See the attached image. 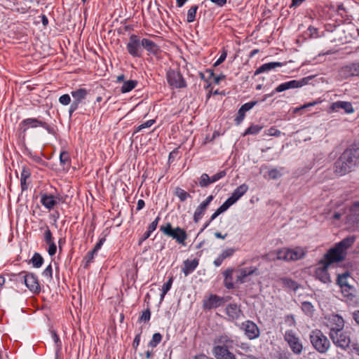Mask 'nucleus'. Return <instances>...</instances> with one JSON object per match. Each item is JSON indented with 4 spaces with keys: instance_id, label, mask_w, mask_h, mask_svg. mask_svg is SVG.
I'll return each instance as SVG.
<instances>
[{
    "instance_id": "f257e3e1",
    "label": "nucleus",
    "mask_w": 359,
    "mask_h": 359,
    "mask_svg": "<svg viewBox=\"0 0 359 359\" xmlns=\"http://www.w3.org/2000/svg\"><path fill=\"white\" fill-rule=\"evenodd\" d=\"M355 242L354 236H348L338 243L325 255L323 260L318 264L316 269V278L327 283L330 282V277L327 270L330 265L342 260L346 255V250Z\"/></svg>"
},
{
    "instance_id": "f03ea898",
    "label": "nucleus",
    "mask_w": 359,
    "mask_h": 359,
    "mask_svg": "<svg viewBox=\"0 0 359 359\" xmlns=\"http://www.w3.org/2000/svg\"><path fill=\"white\" fill-rule=\"evenodd\" d=\"M11 280H17L15 278L20 277L23 280V283L29 290L34 294H39L41 291V286L38 276L32 272L22 271L18 273H11Z\"/></svg>"
},
{
    "instance_id": "7ed1b4c3",
    "label": "nucleus",
    "mask_w": 359,
    "mask_h": 359,
    "mask_svg": "<svg viewBox=\"0 0 359 359\" xmlns=\"http://www.w3.org/2000/svg\"><path fill=\"white\" fill-rule=\"evenodd\" d=\"M38 127L43 128L50 135H54L56 134L54 126L40 118H27L23 119L19 124V130L23 133H25L29 128H36Z\"/></svg>"
},
{
    "instance_id": "20e7f679",
    "label": "nucleus",
    "mask_w": 359,
    "mask_h": 359,
    "mask_svg": "<svg viewBox=\"0 0 359 359\" xmlns=\"http://www.w3.org/2000/svg\"><path fill=\"white\" fill-rule=\"evenodd\" d=\"M160 231L165 235L175 239L177 243L183 246L187 245L185 241L188 238V234L184 229L180 226L173 229L172 224L168 222L165 225L160 226Z\"/></svg>"
},
{
    "instance_id": "39448f33",
    "label": "nucleus",
    "mask_w": 359,
    "mask_h": 359,
    "mask_svg": "<svg viewBox=\"0 0 359 359\" xmlns=\"http://www.w3.org/2000/svg\"><path fill=\"white\" fill-rule=\"evenodd\" d=\"M55 193H41L40 202L41 205L48 210H53L58 203H64L67 196H63L57 192L56 189Z\"/></svg>"
},
{
    "instance_id": "423d86ee",
    "label": "nucleus",
    "mask_w": 359,
    "mask_h": 359,
    "mask_svg": "<svg viewBox=\"0 0 359 359\" xmlns=\"http://www.w3.org/2000/svg\"><path fill=\"white\" fill-rule=\"evenodd\" d=\"M166 80L172 89L185 88L187 83L179 69L169 68L166 72Z\"/></svg>"
},
{
    "instance_id": "0eeeda50",
    "label": "nucleus",
    "mask_w": 359,
    "mask_h": 359,
    "mask_svg": "<svg viewBox=\"0 0 359 359\" xmlns=\"http://www.w3.org/2000/svg\"><path fill=\"white\" fill-rule=\"evenodd\" d=\"M353 279L348 272H345L337 276V283L340 286L342 293L346 297H352L355 292V287L352 285Z\"/></svg>"
},
{
    "instance_id": "6e6552de",
    "label": "nucleus",
    "mask_w": 359,
    "mask_h": 359,
    "mask_svg": "<svg viewBox=\"0 0 359 359\" xmlns=\"http://www.w3.org/2000/svg\"><path fill=\"white\" fill-rule=\"evenodd\" d=\"M237 326L250 340L256 339L260 336V329L257 325L251 320H245L238 324Z\"/></svg>"
},
{
    "instance_id": "1a4fd4ad",
    "label": "nucleus",
    "mask_w": 359,
    "mask_h": 359,
    "mask_svg": "<svg viewBox=\"0 0 359 359\" xmlns=\"http://www.w3.org/2000/svg\"><path fill=\"white\" fill-rule=\"evenodd\" d=\"M323 323L330 329V332L342 331L345 324L344 318L334 313L325 315L323 318Z\"/></svg>"
},
{
    "instance_id": "9d476101",
    "label": "nucleus",
    "mask_w": 359,
    "mask_h": 359,
    "mask_svg": "<svg viewBox=\"0 0 359 359\" xmlns=\"http://www.w3.org/2000/svg\"><path fill=\"white\" fill-rule=\"evenodd\" d=\"M39 230L42 232L43 241L48 245V253L50 256L55 255L57 252V245L50 227L48 224H43L39 227Z\"/></svg>"
},
{
    "instance_id": "9b49d317",
    "label": "nucleus",
    "mask_w": 359,
    "mask_h": 359,
    "mask_svg": "<svg viewBox=\"0 0 359 359\" xmlns=\"http://www.w3.org/2000/svg\"><path fill=\"white\" fill-rule=\"evenodd\" d=\"M277 259L283 261H296L304 257V252L302 249L282 248L277 250Z\"/></svg>"
},
{
    "instance_id": "f8f14e48",
    "label": "nucleus",
    "mask_w": 359,
    "mask_h": 359,
    "mask_svg": "<svg viewBox=\"0 0 359 359\" xmlns=\"http://www.w3.org/2000/svg\"><path fill=\"white\" fill-rule=\"evenodd\" d=\"M141 39L136 34H130L129 41L126 44V50L133 57H141L142 55V47Z\"/></svg>"
},
{
    "instance_id": "ddd939ff",
    "label": "nucleus",
    "mask_w": 359,
    "mask_h": 359,
    "mask_svg": "<svg viewBox=\"0 0 359 359\" xmlns=\"http://www.w3.org/2000/svg\"><path fill=\"white\" fill-rule=\"evenodd\" d=\"M284 339L294 354L299 355L302 353L303 346L293 330H289L285 331Z\"/></svg>"
},
{
    "instance_id": "4468645a",
    "label": "nucleus",
    "mask_w": 359,
    "mask_h": 359,
    "mask_svg": "<svg viewBox=\"0 0 359 359\" xmlns=\"http://www.w3.org/2000/svg\"><path fill=\"white\" fill-rule=\"evenodd\" d=\"M73 97V102L71 103L69 108V117H72L74 112L76 111L81 103L86 98L88 90L86 88H79L71 92Z\"/></svg>"
},
{
    "instance_id": "2eb2a0df",
    "label": "nucleus",
    "mask_w": 359,
    "mask_h": 359,
    "mask_svg": "<svg viewBox=\"0 0 359 359\" xmlns=\"http://www.w3.org/2000/svg\"><path fill=\"white\" fill-rule=\"evenodd\" d=\"M225 302L226 301L224 297L211 294L203 299V309L205 311H210L224 306Z\"/></svg>"
},
{
    "instance_id": "dca6fc26",
    "label": "nucleus",
    "mask_w": 359,
    "mask_h": 359,
    "mask_svg": "<svg viewBox=\"0 0 359 359\" xmlns=\"http://www.w3.org/2000/svg\"><path fill=\"white\" fill-rule=\"evenodd\" d=\"M353 170L359 165V146L353 145L347 148L341 154Z\"/></svg>"
},
{
    "instance_id": "f3484780",
    "label": "nucleus",
    "mask_w": 359,
    "mask_h": 359,
    "mask_svg": "<svg viewBox=\"0 0 359 359\" xmlns=\"http://www.w3.org/2000/svg\"><path fill=\"white\" fill-rule=\"evenodd\" d=\"M313 76H309L301 79L300 80H291L285 83H282L275 88V91L283 92L289 89L298 88L307 84L309 80L311 79Z\"/></svg>"
},
{
    "instance_id": "a211bd4d",
    "label": "nucleus",
    "mask_w": 359,
    "mask_h": 359,
    "mask_svg": "<svg viewBox=\"0 0 359 359\" xmlns=\"http://www.w3.org/2000/svg\"><path fill=\"white\" fill-rule=\"evenodd\" d=\"M330 336L334 344L343 349L348 347L351 343L350 337L346 332L342 331H336L330 333Z\"/></svg>"
},
{
    "instance_id": "6ab92c4d",
    "label": "nucleus",
    "mask_w": 359,
    "mask_h": 359,
    "mask_svg": "<svg viewBox=\"0 0 359 359\" xmlns=\"http://www.w3.org/2000/svg\"><path fill=\"white\" fill-rule=\"evenodd\" d=\"M352 170H353V168L349 163L348 164V161L341 155L334 163V173L339 176H344Z\"/></svg>"
},
{
    "instance_id": "aec40b11",
    "label": "nucleus",
    "mask_w": 359,
    "mask_h": 359,
    "mask_svg": "<svg viewBox=\"0 0 359 359\" xmlns=\"http://www.w3.org/2000/svg\"><path fill=\"white\" fill-rule=\"evenodd\" d=\"M330 346L329 339L320 331L316 332V350L320 353H325Z\"/></svg>"
},
{
    "instance_id": "412c9836",
    "label": "nucleus",
    "mask_w": 359,
    "mask_h": 359,
    "mask_svg": "<svg viewBox=\"0 0 359 359\" xmlns=\"http://www.w3.org/2000/svg\"><path fill=\"white\" fill-rule=\"evenodd\" d=\"M257 103L258 101H250L243 104L239 108L234 118L236 125L239 126L243 121L245 117V113L252 109Z\"/></svg>"
},
{
    "instance_id": "4be33fe9",
    "label": "nucleus",
    "mask_w": 359,
    "mask_h": 359,
    "mask_svg": "<svg viewBox=\"0 0 359 359\" xmlns=\"http://www.w3.org/2000/svg\"><path fill=\"white\" fill-rule=\"evenodd\" d=\"M31 176H32L31 169L27 165H23L22 167V170H21L20 177V189H21L22 192L27 191L28 189L29 185L32 182Z\"/></svg>"
},
{
    "instance_id": "5701e85b",
    "label": "nucleus",
    "mask_w": 359,
    "mask_h": 359,
    "mask_svg": "<svg viewBox=\"0 0 359 359\" xmlns=\"http://www.w3.org/2000/svg\"><path fill=\"white\" fill-rule=\"evenodd\" d=\"M141 46L149 54H151L154 56H158L161 53L159 46L149 39H142Z\"/></svg>"
},
{
    "instance_id": "b1692460",
    "label": "nucleus",
    "mask_w": 359,
    "mask_h": 359,
    "mask_svg": "<svg viewBox=\"0 0 359 359\" xmlns=\"http://www.w3.org/2000/svg\"><path fill=\"white\" fill-rule=\"evenodd\" d=\"M224 346H214L212 353L216 359H236V355Z\"/></svg>"
},
{
    "instance_id": "393cba45",
    "label": "nucleus",
    "mask_w": 359,
    "mask_h": 359,
    "mask_svg": "<svg viewBox=\"0 0 359 359\" xmlns=\"http://www.w3.org/2000/svg\"><path fill=\"white\" fill-rule=\"evenodd\" d=\"M257 269L255 266L243 268L238 270H236L235 271L237 274L236 276V283H243L245 281V278L251 276L254 273H256Z\"/></svg>"
},
{
    "instance_id": "a878e982",
    "label": "nucleus",
    "mask_w": 359,
    "mask_h": 359,
    "mask_svg": "<svg viewBox=\"0 0 359 359\" xmlns=\"http://www.w3.org/2000/svg\"><path fill=\"white\" fill-rule=\"evenodd\" d=\"M225 311L230 320H238L243 313L236 304H229L226 306Z\"/></svg>"
},
{
    "instance_id": "bb28decb",
    "label": "nucleus",
    "mask_w": 359,
    "mask_h": 359,
    "mask_svg": "<svg viewBox=\"0 0 359 359\" xmlns=\"http://www.w3.org/2000/svg\"><path fill=\"white\" fill-rule=\"evenodd\" d=\"M199 264V260L198 259H194L192 260L186 259L183 262V267L182 271L184 273L185 276L192 273Z\"/></svg>"
},
{
    "instance_id": "cd10ccee",
    "label": "nucleus",
    "mask_w": 359,
    "mask_h": 359,
    "mask_svg": "<svg viewBox=\"0 0 359 359\" xmlns=\"http://www.w3.org/2000/svg\"><path fill=\"white\" fill-rule=\"evenodd\" d=\"M235 271L233 268H228L223 273L224 276V285L228 290H232L235 288V284L233 282V273Z\"/></svg>"
},
{
    "instance_id": "c85d7f7f",
    "label": "nucleus",
    "mask_w": 359,
    "mask_h": 359,
    "mask_svg": "<svg viewBox=\"0 0 359 359\" xmlns=\"http://www.w3.org/2000/svg\"><path fill=\"white\" fill-rule=\"evenodd\" d=\"M248 190V186L243 184L238 186L232 193L231 196L228 199L234 204L239 200Z\"/></svg>"
},
{
    "instance_id": "c756f323",
    "label": "nucleus",
    "mask_w": 359,
    "mask_h": 359,
    "mask_svg": "<svg viewBox=\"0 0 359 359\" xmlns=\"http://www.w3.org/2000/svg\"><path fill=\"white\" fill-rule=\"evenodd\" d=\"M236 250L232 248H229L224 250L220 255L214 260V265L217 267L220 266L224 260L233 256Z\"/></svg>"
},
{
    "instance_id": "7c9ffc66",
    "label": "nucleus",
    "mask_w": 359,
    "mask_h": 359,
    "mask_svg": "<svg viewBox=\"0 0 359 359\" xmlns=\"http://www.w3.org/2000/svg\"><path fill=\"white\" fill-rule=\"evenodd\" d=\"M283 66V63L280 62H271L264 63L259 67L255 72V75H258L264 72H268L276 67H280Z\"/></svg>"
},
{
    "instance_id": "2f4dec72",
    "label": "nucleus",
    "mask_w": 359,
    "mask_h": 359,
    "mask_svg": "<svg viewBox=\"0 0 359 359\" xmlns=\"http://www.w3.org/2000/svg\"><path fill=\"white\" fill-rule=\"evenodd\" d=\"M332 108L334 111H337L339 109H342L347 114H352L354 111L351 103L345 101H338L334 102L332 105Z\"/></svg>"
},
{
    "instance_id": "473e14b6",
    "label": "nucleus",
    "mask_w": 359,
    "mask_h": 359,
    "mask_svg": "<svg viewBox=\"0 0 359 359\" xmlns=\"http://www.w3.org/2000/svg\"><path fill=\"white\" fill-rule=\"evenodd\" d=\"M341 74L345 76H359V63L352 64L342 68Z\"/></svg>"
},
{
    "instance_id": "72a5a7b5",
    "label": "nucleus",
    "mask_w": 359,
    "mask_h": 359,
    "mask_svg": "<svg viewBox=\"0 0 359 359\" xmlns=\"http://www.w3.org/2000/svg\"><path fill=\"white\" fill-rule=\"evenodd\" d=\"M208 206H207V205L204 204L203 203H201L196 208L193 216V220L195 223L199 222V221L203 218L205 212L208 210Z\"/></svg>"
},
{
    "instance_id": "f704fd0d",
    "label": "nucleus",
    "mask_w": 359,
    "mask_h": 359,
    "mask_svg": "<svg viewBox=\"0 0 359 359\" xmlns=\"http://www.w3.org/2000/svg\"><path fill=\"white\" fill-rule=\"evenodd\" d=\"M60 163L64 169H69L71 166L72 160L69 153L66 150H62L60 154Z\"/></svg>"
},
{
    "instance_id": "c9c22d12",
    "label": "nucleus",
    "mask_w": 359,
    "mask_h": 359,
    "mask_svg": "<svg viewBox=\"0 0 359 359\" xmlns=\"http://www.w3.org/2000/svg\"><path fill=\"white\" fill-rule=\"evenodd\" d=\"M215 343H218L219 345L216 346H224L226 348H233V340L229 337L227 335H221L217 338Z\"/></svg>"
},
{
    "instance_id": "e433bc0d",
    "label": "nucleus",
    "mask_w": 359,
    "mask_h": 359,
    "mask_svg": "<svg viewBox=\"0 0 359 359\" xmlns=\"http://www.w3.org/2000/svg\"><path fill=\"white\" fill-rule=\"evenodd\" d=\"M351 214L346 216L348 222H359V203H355L350 210Z\"/></svg>"
},
{
    "instance_id": "4c0bfd02",
    "label": "nucleus",
    "mask_w": 359,
    "mask_h": 359,
    "mask_svg": "<svg viewBox=\"0 0 359 359\" xmlns=\"http://www.w3.org/2000/svg\"><path fill=\"white\" fill-rule=\"evenodd\" d=\"M280 281L285 289L296 291L299 287L297 283L291 278L283 277L280 278Z\"/></svg>"
},
{
    "instance_id": "58836bf2",
    "label": "nucleus",
    "mask_w": 359,
    "mask_h": 359,
    "mask_svg": "<svg viewBox=\"0 0 359 359\" xmlns=\"http://www.w3.org/2000/svg\"><path fill=\"white\" fill-rule=\"evenodd\" d=\"M97 255V252L94 250H90L86 253L83 259L84 269H88L90 267V264L94 262L95 256Z\"/></svg>"
},
{
    "instance_id": "ea45409f",
    "label": "nucleus",
    "mask_w": 359,
    "mask_h": 359,
    "mask_svg": "<svg viewBox=\"0 0 359 359\" xmlns=\"http://www.w3.org/2000/svg\"><path fill=\"white\" fill-rule=\"evenodd\" d=\"M138 84L137 81L136 80H128L123 82L121 88V92L122 93H126L130 92L133 90Z\"/></svg>"
},
{
    "instance_id": "a19ab883",
    "label": "nucleus",
    "mask_w": 359,
    "mask_h": 359,
    "mask_svg": "<svg viewBox=\"0 0 359 359\" xmlns=\"http://www.w3.org/2000/svg\"><path fill=\"white\" fill-rule=\"evenodd\" d=\"M263 128L264 126L262 125L251 124L248 128L245 129L243 136H246L248 135H257L260 133Z\"/></svg>"
},
{
    "instance_id": "79ce46f5",
    "label": "nucleus",
    "mask_w": 359,
    "mask_h": 359,
    "mask_svg": "<svg viewBox=\"0 0 359 359\" xmlns=\"http://www.w3.org/2000/svg\"><path fill=\"white\" fill-rule=\"evenodd\" d=\"M44 259L39 252H34L29 261L34 268H40L43 264Z\"/></svg>"
},
{
    "instance_id": "37998d69",
    "label": "nucleus",
    "mask_w": 359,
    "mask_h": 359,
    "mask_svg": "<svg viewBox=\"0 0 359 359\" xmlns=\"http://www.w3.org/2000/svg\"><path fill=\"white\" fill-rule=\"evenodd\" d=\"M198 9V5H192L187 11V22L188 23L193 22L196 19L197 11Z\"/></svg>"
},
{
    "instance_id": "c03bdc74",
    "label": "nucleus",
    "mask_w": 359,
    "mask_h": 359,
    "mask_svg": "<svg viewBox=\"0 0 359 359\" xmlns=\"http://www.w3.org/2000/svg\"><path fill=\"white\" fill-rule=\"evenodd\" d=\"M175 190V196L178 197L181 202H184L187 198H191V196L189 192L179 187H176Z\"/></svg>"
},
{
    "instance_id": "a18cd8bd",
    "label": "nucleus",
    "mask_w": 359,
    "mask_h": 359,
    "mask_svg": "<svg viewBox=\"0 0 359 359\" xmlns=\"http://www.w3.org/2000/svg\"><path fill=\"white\" fill-rule=\"evenodd\" d=\"M314 106V101L304 104L292 109L293 114H303L309 111V108Z\"/></svg>"
},
{
    "instance_id": "49530a36",
    "label": "nucleus",
    "mask_w": 359,
    "mask_h": 359,
    "mask_svg": "<svg viewBox=\"0 0 359 359\" xmlns=\"http://www.w3.org/2000/svg\"><path fill=\"white\" fill-rule=\"evenodd\" d=\"M163 336L161 333L156 332L152 335L151 339L148 343V346L152 349L156 348L162 341Z\"/></svg>"
},
{
    "instance_id": "de8ad7c7",
    "label": "nucleus",
    "mask_w": 359,
    "mask_h": 359,
    "mask_svg": "<svg viewBox=\"0 0 359 359\" xmlns=\"http://www.w3.org/2000/svg\"><path fill=\"white\" fill-rule=\"evenodd\" d=\"M173 283V276H170L166 283H165L162 286V292L161 294V301H163L165 294L170 290L172 285Z\"/></svg>"
},
{
    "instance_id": "09e8293b",
    "label": "nucleus",
    "mask_w": 359,
    "mask_h": 359,
    "mask_svg": "<svg viewBox=\"0 0 359 359\" xmlns=\"http://www.w3.org/2000/svg\"><path fill=\"white\" fill-rule=\"evenodd\" d=\"M27 156L35 163L46 167L48 165V163L45 161L41 156H39L36 153H33L32 151H28Z\"/></svg>"
},
{
    "instance_id": "8fccbe9b",
    "label": "nucleus",
    "mask_w": 359,
    "mask_h": 359,
    "mask_svg": "<svg viewBox=\"0 0 359 359\" xmlns=\"http://www.w3.org/2000/svg\"><path fill=\"white\" fill-rule=\"evenodd\" d=\"M50 334L52 339L55 343V346L56 348V352H60L62 350V344L60 339L59 335L57 334V332L54 330H50Z\"/></svg>"
},
{
    "instance_id": "3c124183",
    "label": "nucleus",
    "mask_w": 359,
    "mask_h": 359,
    "mask_svg": "<svg viewBox=\"0 0 359 359\" xmlns=\"http://www.w3.org/2000/svg\"><path fill=\"white\" fill-rule=\"evenodd\" d=\"M210 184V176L207 173H203L198 179V185L201 187H207Z\"/></svg>"
},
{
    "instance_id": "603ef678",
    "label": "nucleus",
    "mask_w": 359,
    "mask_h": 359,
    "mask_svg": "<svg viewBox=\"0 0 359 359\" xmlns=\"http://www.w3.org/2000/svg\"><path fill=\"white\" fill-rule=\"evenodd\" d=\"M155 122H156L155 119H150V120L147 121L146 122H144V123L140 124V126L135 127V130H134V133H137L141 131L142 130H143L144 128H150L152 125L154 124Z\"/></svg>"
},
{
    "instance_id": "864d4df0",
    "label": "nucleus",
    "mask_w": 359,
    "mask_h": 359,
    "mask_svg": "<svg viewBox=\"0 0 359 359\" xmlns=\"http://www.w3.org/2000/svg\"><path fill=\"white\" fill-rule=\"evenodd\" d=\"M151 318V311L149 308H147L146 310L143 311L140 316L139 317V322L147 323L149 321Z\"/></svg>"
},
{
    "instance_id": "5fc2aeb1",
    "label": "nucleus",
    "mask_w": 359,
    "mask_h": 359,
    "mask_svg": "<svg viewBox=\"0 0 359 359\" xmlns=\"http://www.w3.org/2000/svg\"><path fill=\"white\" fill-rule=\"evenodd\" d=\"M226 175V171L225 170H220L215 175H212V177H210V183H214L217 182L218 180L222 179Z\"/></svg>"
},
{
    "instance_id": "6e6d98bb",
    "label": "nucleus",
    "mask_w": 359,
    "mask_h": 359,
    "mask_svg": "<svg viewBox=\"0 0 359 359\" xmlns=\"http://www.w3.org/2000/svg\"><path fill=\"white\" fill-rule=\"evenodd\" d=\"M284 322L285 325L288 327H295L296 321L294 319V316L292 314L286 315L284 318Z\"/></svg>"
},
{
    "instance_id": "4d7b16f0",
    "label": "nucleus",
    "mask_w": 359,
    "mask_h": 359,
    "mask_svg": "<svg viewBox=\"0 0 359 359\" xmlns=\"http://www.w3.org/2000/svg\"><path fill=\"white\" fill-rule=\"evenodd\" d=\"M264 134L269 136L279 137L280 136L281 132L276 127L272 126L267 130H265Z\"/></svg>"
},
{
    "instance_id": "13d9d810",
    "label": "nucleus",
    "mask_w": 359,
    "mask_h": 359,
    "mask_svg": "<svg viewBox=\"0 0 359 359\" xmlns=\"http://www.w3.org/2000/svg\"><path fill=\"white\" fill-rule=\"evenodd\" d=\"M232 205L233 203H231V201H230L227 198L226 201L217 209V212L220 214L223 213L224 212L227 210Z\"/></svg>"
},
{
    "instance_id": "bf43d9fd",
    "label": "nucleus",
    "mask_w": 359,
    "mask_h": 359,
    "mask_svg": "<svg viewBox=\"0 0 359 359\" xmlns=\"http://www.w3.org/2000/svg\"><path fill=\"white\" fill-rule=\"evenodd\" d=\"M313 34H314V27L312 25H310L308 27L307 30L303 32L302 37L303 38V40L311 39Z\"/></svg>"
},
{
    "instance_id": "052dcab7",
    "label": "nucleus",
    "mask_w": 359,
    "mask_h": 359,
    "mask_svg": "<svg viewBox=\"0 0 359 359\" xmlns=\"http://www.w3.org/2000/svg\"><path fill=\"white\" fill-rule=\"evenodd\" d=\"M58 100H59V102L64 106H67V105L71 104V97L69 94H64V95H61L59 97Z\"/></svg>"
},
{
    "instance_id": "680f3d73",
    "label": "nucleus",
    "mask_w": 359,
    "mask_h": 359,
    "mask_svg": "<svg viewBox=\"0 0 359 359\" xmlns=\"http://www.w3.org/2000/svg\"><path fill=\"white\" fill-rule=\"evenodd\" d=\"M161 218L159 216H158L148 226L147 231L149 232L151 234L153 231L156 230L157 228V226L158 224V222L160 221Z\"/></svg>"
},
{
    "instance_id": "e2e57ef3",
    "label": "nucleus",
    "mask_w": 359,
    "mask_h": 359,
    "mask_svg": "<svg viewBox=\"0 0 359 359\" xmlns=\"http://www.w3.org/2000/svg\"><path fill=\"white\" fill-rule=\"evenodd\" d=\"M268 175L270 179L276 180L281 176V174L276 168H272L269 170Z\"/></svg>"
},
{
    "instance_id": "0e129e2a",
    "label": "nucleus",
    "mask_w": 359,
    "mask_h": 359,
    "mask_svg": "<svg viewBox=\"0 0 359 359\" xmlns=\"http://www.w3.org/2000/svg\"><path fill=\"white\" fill-rule=\"evenodd\" d=\"M180 154L179 148L174 149L171 152H170L168 156V162L172 163L175 161V158L178 156Z\"/></svg>"
},
{
    "instance_id": "69168bd1",
    "label": "nucleus",
    "mask_w": 359,
    "mask_h": 359,
    "mask_svg": "<svg viewBox=\"0 0 359 359\" xmlns=\"http://www.w3.org/2000/svg\"><path fill=\"white\" fill-rule=\"evenodd\" d=\"M277 359H293L292 353L283 351L278 353Z\"/></svg>"
},
{
    "instance_id": "338daca9",
    "label": "nucleus",
    "mask_w": 359,
    "mask_h": 359,
    "mask_svg": "<svg viewBox=\"0 0 359 359\" xmlns=\"http://www.w3.org/2000/svg\"><path fill=\"white\" fill-rule=\"evenodd\" d=\"M141 334H142V331H140L139 333H137L133 339L132 345H133V348H134L135 351H137V349L140 345Z\"/></svg>"
},
{
    "instance_id": "774afa93",
    "label": "nucleus",
    "mask_w": 359,
    "mask_h": 359,
    "mask_svg": "<svg viewBox=\"0 0 359 359\" xmlns=\"http://www.w3.org/2000/svg\"><path fill=\"white\" fill-rule=\"evenodd\" d=\"M42 275L48 278L53 277V269L51 264H50L42 272Z\"/></svg>"
}]
</instances>
